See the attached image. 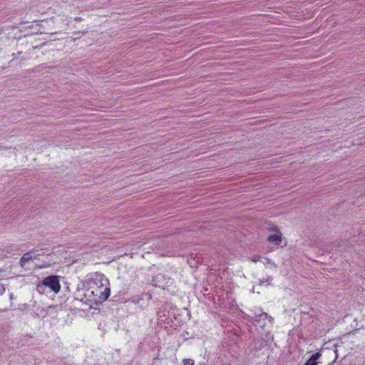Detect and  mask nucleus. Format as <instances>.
<instances>
[{
  "mask_svg": "<svg viewBox=\"0 0 365 365\" xmlns=\"http://www.w3.org/2000/svg\"><path fill=\"white\" fill-rule=\"evenodd\" d=\"M155 281L158 287H170L173 284V279L164 274H158L155 277Z\"/></svg>",
  "mask_w": 365,
  "mask_h": 365,
  "instance_id": "f03ea898",
  "label": "nucleus"
},
{
  "mask_svg": "<svg viewBox=\"0 0 365 365\" xmlns=\"http://www.w3.org/2000/svg\"><path fill=\"white\" fill-rule=\"evenodd\" d=\"M183 365H194V361L191 359H184Z\"/></svg>",
  "mask_w": 365,
  "mask_h": 365,
  "instance_id": "0eeeda50",
  "label": "nucleus"
},
{
  "mask_svg": "<svg viewBox=\"0 0 365 365\" xmlns=\"http://www.w3.org/2000/svg\"><path fill=\"white\" fill-rule=\"evenodd\" d=\"M61 289L59 277L51 275L45 277L36 287V290L39 294H48L51 292L58 293Z\"/></svg>",
  "mask_w": 365,
  "mask_h": 365,
  "instance_id": "f257e3e1",
  "label": "nucleus"
},
{
  "mask_svg": "<svg viewBox=\"0 0 365 365\" xmlns=\"http://www.w3.org/2000/svg\"><path fill=\"white\" fill-rule=\"evenodd\" d=\"M5 291V288L3 285H0V294L3 293Z\"/></svg>",
  "mask_w": 365,
  "mask_h": 365,
  "instance_id": "1a4fd4ad",
  "label": "nucleus"
},
{
  "mask_svg": "<svg viewBox=\"0 0 365 365\" xmlns=\"http://www.w3.org/2000/svg\"><path fill=\"white\" fill-rule=\"evenodd\" d=\"M268 317L267 314L265 313V312H262L260 314H259L258 316H257L256 317H259V319H264L265 318H267Z\"/></svg>",
  "mask_w": 365,
  "mask_h": 365,
  "instance_id": "6e6552de",
  "label": "nucleus"
},
{
  "mask_svg": "<svg viewBox=\"0 0 365 365\" xmlns=\"http://www.w3.org/2000/svg\"><path fill=\"white\" fill-rule=\"evenodd\" d=\"M270 230L274 231L275 233L269 235L267 237V240L271 243L279 245L282 241V234L279 232L278 228L276 226L272 227Z\"/></svg>",
  "mask_w": 365,
  "mask_h": 365,
  "instance_id": "7ed1b4c3",
  "label": "nucleus"
},
{
  "mask_svg": "<svg viewBox=\"0 0 365 365\" xmlns=\"http://www.w3.org/2000/svg\"><path fill=\"white\" fill-rule=\"evenodd\" d=\"M101 299H103V300H106L108 299V297H109L110 295V289L108 288V287H106L104 289V291L103 292H101Z\"/></svg>",
  "mask_w": 365,
  "mask_h": 365,
  "instance_id": "423d86ee",
  "label": "nucleus"
},
{
  "mask_svg": "<svg viewBox=\"0 0 365 365\" xmlns=\"http://www.w3.org/2000/svg\"><path fill=\"white\" fill-rule=\"evenodd\" d=\"M320 356L321 354L319 352L312 354L304 365H317V362L316 361L320 357Z\"/></svg>",
  "mask_w": 365,
  "mask_h": 365,
  "instance_id": "39448f33",
  "label": "nucleus"
},
{
  "mask_svg": "<svg viewBox=\"0 0 365 365\" xmlns=\"http://www.w3.org/2000/svg\"><path fill=\"white\" fill-rule=\"evenodd\" d=\"M34 258L31 252L25 253L20 259V266L24 269H26V263L31 261Z\"/></svg>",
  "mask_w": 365,
  "mask_h": 365,
  "instance_id": "20e7f679",
  "label": "nucleus"
}]
</instances>
